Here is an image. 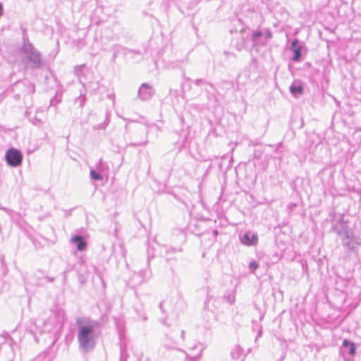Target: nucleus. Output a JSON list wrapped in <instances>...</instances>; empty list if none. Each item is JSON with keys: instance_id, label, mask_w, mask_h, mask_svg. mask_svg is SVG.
<instances>
[{"instance_id": "f257e3e1", "label": "nucleus", "mask_w": 361, "mask_h": 361, "mask_svg": "<svg viewBox=\"0 0 361 361\" xmlns=\"http://www.w3.org/2000/svg\"><path fill=\"white\" fill-rule=\"evenodd\" d=\"M79 349L83 353L92 350L100 332L101 324L89 317H78L75 321Z\"/></svg>"}, {"instance_id": "f03ea898", "label": "nucleus", "mask_w": 361, "mask_h": 361, "mask_svg": "<svg viewBox=\"0 0 361 361\" xmlns=\"http://www.w3.org/2000/svg\"><path fill=\"white\" fill-rule=\"evenodd\" d=\"M23 62L26 68L39 69L44 66L41 52L29 41L27 36L23 37V44L19 49Z\"/></svg>"}, {"instance_id": "7ed1b4c3", "label": "nucleus", "mask_w": 361, "mask_h": 361, "mask_svg": "<svg viewBox=\"0 0 361 361\" xmlns=\"http://www.w3.org/2000/svg\"><path fill=\"white\" fill-rule=\"evenodd\" d=\"M341 228L335 229L336 234L342 237L341 240L344 248L357 256L361 247L360 237L355 235L354 232L349 230L343 223L341 224Z\"/></svg>"}, {"instance_id": "20e7f679", "label": "nucleus", "mask_w": 361, "mask_h": 361, "mask_svg": "<svg viewBox=\"0 0 361 361\" xmlns=\"http://www.w3.org/2000/svg\"><path fill=\"white\" fill-rule=\"evenodd\" d=\"M64 315L63 312H52L47 321L38 319V323H43L41 332H51L61 328L63 324Z\"/></svg>"}, {"instance_id": "39448f33", "label": "nucleus", "mask_w": 361, "mask_h": 361, "mask_svg": "<svg viewBox=\"0 0 361 361\" xmlns=\"http://www.w3.org/2000/svg\"><path fill=\"white\" fill-rule=\"evenodd\" d=\"M151 276V271L149 267L141 269L138 272H135L129 279L130 284L133 286H139L143 283L148 281Z\"/></svg>"}, {"instance_id": "423d86ee", "label": "nucleus", "mask_w": 361, "mask_h": 361, "mask_svg": "<svg viewBox=\"0 0 361 361\" xmlns=\"http://www.w3.org/2000/svg\"><path fill=\"white\" fill-rule=\"evenodd\" d=\"M0 355L4 357L5 361H11L14 358V353L11 344L10 338L0 336Z\"/></svg>"}, {"instance_id": "0eeeda50", "label": "nucleus", "mask_w": 361, "mask_h": 361, "mask_svg": "<svg viewBox=\"0 0 361 361\" xmlns=\"http://www.w3.org/2000/svg\"><path fill=\"white\" fill-rule=\"evenodd\" d=\"M5 158L8 164L13 167L20 166L23 161V154L20 151L13 147L6 151Z\"/></svg>"}, {"instance_id": "6e6552de", "label": "nucleus", "mask_w": 361, "mask_h": 361, "mask_svg": "<svg viewBox=\"0 0 361 361\" xmlns=\"http://www.w3.org/2000/svg\"><path fill=\"white\" fill-rule=\"evenodd\" d=\"M155 90L149 83H142L137 91V97L142 101H147L152 99Z\"/></svg>"}, {"instance_id": "1a4fd4ad", "label": "nucleus", "mask_w": 361, "mask_h": 361, "mask_svg": "<svg viewBox=\"0 0 361 361\" xmlns=\"http://www.w3.org/2000/svg\"><path fill=\"white\" fill-rule=\"evenodd\" d=\"M355 345L354 343L349 341L347 339L343 340L341 353L345 360H348L349 357L353 356L355 354Z\"/></svg>"}, {"instance_id": "9d476101", "label": "nucleus", "mask_w": 361, "mask_h": 361, "mask_svg": "<svg viewBox=\"0 0 361 361\" xmlns=\"http://www.w3.org/2000/svg\"><path fill=\"white\" fill-rule=\"evenodd\" d=\"M257 240V235L254 232L247 231L240 237L241 243L247 246L255 245Z\"/></svg>"}, {"instance_id": "9b49d317", "label": "nucleus", "mask_w": 361, "mask_h": 361, "mask_svg": "<svg viewBox=\"0 0 361 361\" xmlns=\"http://www.w3.org/2000/svg\"><path fill=\"white\" fill-rule=\"evenodd\" d=\"M264 37V32L260 30H255L251 35L250 39L252 42V46H265L267 44V42L263 40L262 38Z\"/></svg>"}, {"instance_id": "f8f14e48", "label": "nucleus", "mask_w": 361, "mask_h": 361, "mask_svg": "<svg viewBox=\"0 0 361 361\" xmlns=\"http://www.w3.org/2000/svg\"><path fill=\"white\" fill-rule=\"evenodd\" d=\"M70 241L76 245L78 251H83L87 248V243L82 235H75L71 237Z\"/></svg>"}, {"instance_id": "ddd939ff", "label": "nucleus", "mask_w": 361, "mask_h": 361, "mask_svg": "<svg viewBox=\"0 0 361 361\" xmlns=\"http://www.w3.org/2000/svg\"><path fill=\"white\" fill-rule=\"evenodd\" d=\"M290 49L293 52L294 55L292 57V60L293 61H299L301 57V46L298 45V40L297 39H294L291 43Z\"/></svg>"}, {"instance_id": "4468645a", "label": "nucleus", "mask_w": 361, "mask_h": 361, "mask_svg": "<svg viewBox=\"0 0 361 361\" xmlns=\"http://www.w3.org/2000/svg\"><path fill=\"white\" fill-rule=\"evenodd\" d=\"M232 24L233 28L231 30V32H238L243 33L245 30L247 28L243 23V21L239 18H235L232 20Z\"/></svg>"}, {"instance_id": "2eb2a0df", "label": "nucleus", "mask_w": 361, "mask_h": 361, "mask_svg": "<svg viewBox=\"0 0 361 361\" xmlns=\"http://www.w3.org/2000/svg\"><path fill=\"white\" fill-rule=\"evenodd\" d=\"M290 92L294 97H298L302 94L303 87L300 83H293L290 87Z\"/></svg>"}, {"instance_id": "dca6fc26", "label": "nucleus", "mask_w": 361, "mask_h": 361, "mask_svg": "<svg viewBox=\"0 0 361 361\" xmlns=\"http://www.w3.org/2000/svg\"><path fill=\"white\" fill-rule=\"evenodd\" d=\"M85 68H86V64H85V63L75 66L74 67V74L79 79H80L82 77L85 76Z\"/></svg>"}, {"instance_id": "f3484780", "label": "nucleus", "mask_w": 361, "mask_h": 361, "mask_svg": "<svg viewBox=\"0 0 361 361\" xmlns=\"http://www.w3.org/2000/svg\"><path fill=\"white\" fill-rule=\"evenodd\" d=\"M243 349L240 346H235L231 351V356L233 359L238 360L242 357Z\"/></svg>"}, {"instance_id": "a211bd4d", "label": "nucleus", "mask_w": 361, "mask_h": 361, "mask_svg": "<svg viewBox=\"0 0 361 361\" xmlns=\"http://www.w3.org/2000/svg\"><path fill=\"white\" fill-rule=\"evenodd\" d=\"M32 361H51V359L47 353H42L38 355Z\"/></svg>"}, {"instance_id": "6ab92c4d", "label": "nucleus", "mask_w": 361, "mask_h": 361, "mask_svg": "<svg viewBox=\"0 0 361 361\" xmlns=\"http://www.w3.org/2000/svg\"><path fill=\"white\" fill-rule=\"evenodd\" d=\"M90 178L94 180H102L103 179L102 176L99 172L92 169L90 171Z\"/></svg>"}, {"instance_id": "aec40b11", "label": "nucleus", "mask_w": 361, "mask_h": 361, "mask_svg": "<svg viewBox=\"0 0 361 361\" xmlns=\"http://www.w3.org/2000/svg\"><path fill=\"white\" fill-rule=\"evenodd\" d=\"M106 165L103 162L102 159H99L97 164H96V169L99 172L103 171L104 169H106Z\"/></svg>"}, {"instance_id": "412c9836", "label": "nucleus", "mask_w": 361, "mask_h": 361, "mask_svg": "<svg viewBox=\"0 0 361 361\" xmlns=\"http://www.w3.org/2000/svg\"><path fill=\"white\" fill-rule=\"evenodd\" d=\"M245 44H246V39L243 37L242 40L239 42H238L236 44H235V48L240 51L242 49H243L244 48H245Z\"/></svg>"}, {"instance_id": "4be33fe9", "label": "nucleus", "mask_w": 361, "mask_h": 361, "mask_svg": "<svg viewBox=\"0 0 361 361\" xmlns=\"http://www.w3.org/2000/svg\"><path fill=\"white\" fill-rule=\"evenodd\" d=\"M259 267V264L257 262L252 261L249 264V269L251 272H255V271Z\"/></svg>"}, {"instance_id": "5701e85b", "label": "nucleus", "mask_w": 361, "mask_h": 361, "mask_svg": "<svg viewBox=\"0 0 361 361\" xmlns=\"http://www.w3.org/2000/svg\"><path fill=\"white\" fill-rule=\"evenodd\" d=\"M264 32V38L266 39H269L272 37V32L269 28H266L264 30H262Z\"/></svg>"}, {"instance_id": "b1692460", "label": "nucleus", "mask_w": 361, "mask_h": 361, "mask_svg": "<svg viewBox=\"0 0 361 361\" xmlns=\"http://www.w3.org/2000/svg\"><path fill=\"white\" fill-rule=\"evenodd\" d=\"M298 207L296 203H290L287 206V211L289 214L292 213L295 207Z\"/></svg>"}, {"instance_id": "393cba45", "label": "nucleus", "mask_w": 361, "mask_h": 361, "mask_svg": "<svg viewBox=\"0 0 361 361\" xmlns=\"http://www.w3.org/2000/svg\"><path fill=\"white\" fill-rule=\"evenodd\" d=\"M147 139H145V140H143L142 142L131 143L130 145L135 146V147L144 146V145H147Z\"/></svg>"}, {"instance_id": "a878e982", "label": "nucleus", "mask_w": 361, "mask_h": 361, "mask_svg": "<svg viewBox=\"0 0 361 361\" xmlns=\"http://www.w3.org/2000/svg\"><path fill=\"white\" fill-rule=\"evenodd\" d=\"M226 300L230 304H233L235 301V297L233 295H229L226 297Z\"/></svg>"}, {"instance_id": "bb28decb", "label": "nucleus", "mask_w": 361, "mask_h": 361, "mask_svg": "<svg viewBox=\"0 0 361 361\" xmlns=\"http://www.w3.org/2000/svg\"><path fill=\"white\" fill-rule=\"evenodd\" d=\"M195 84L197 85H200L202 83L204 82L202 79H197L194 81Z\"/></svg>"}, {"instance_id": "cd10ccee", "label": "nucleus", "mask_w": 361, "mask_h": 361, "mask_svg": "<svg viewBox=\"0 0 361 361\" xmlns=\"http://www.w3.org/2000/svg\"><path fill=\"white\" fill-rule=\"evenodd\" d=\"M4 13V8L2 4L0 3V18Z\"/></svg>"}, {"instance_id": "c85d7f7f", "label": "nucleus", "mask_w": 361, "mask_h": 361, "mask_svg": "<svg viewBox=\"0 0 361 361\" xmlns=\"http://www.w3.org/2000/svg\"><path fill=\"white\" fill-rule=\"evenodd\" d=\"M46 279L48 282H53L54 281V279L51 277H47Z\"/></svg>"}, {"instance_id": "c756f323", "label": "nucleus", "mask_w": 361, "mask_h": 361, "mask_svg": "<svg viewBox=\"0 0 361 361\" xmlns=\"http://www.w3.org/2000/svg\"><path fill=\"white\" fill-rule=\"evenodd\" d=\"M180 337H181L183 341L185 340V331H181Z\"/></svg>"}, {"instance_id": "7c9ffc66", "label": "nucleus", "mask_w": 361, "mask_h": 361, "mask_svg": "<svg viewBox=\"0 0 361 361\" xmlns=\"http://www.w3.org/2000/svg\"><path fill=\"white\" fill-rule=\"evenodd\" d=\"M102 9H103V7L99 6V7L97 8L96 11H100V10H102Z\"/></svg>"}, {"instance_id": "2f4dec72", "label": "nucleus", "mask_w": 361, "mask_h": 361, "mask_svg": "<svg viewBox=\"0 0 361 361\" xmlns=\"http://www.w3.org/2000/svg\"><path fill=\"white\" fill-rule=\"evenodd\" d=\"M92 268L96 273L97 272V269L94 266H92Z\"/></svg>"}, {"instance_id": "473e14b6", "label": "nucleus", "mask_w": 361, "mask_h": 361, "mask_svg": "<svg viewBox=\"0 0 361 361\" xmlns=\"http://www.w3.org/2000/svg\"><path fill=\"white\" fill-rule=\"evenodd\" d=\"M85 97L82 98V101L80 103V106H82L84 104Z\"/></svg>"}, {"instance_id": "72a5a7b5", "label": "nucleus", "mask_w": 361, "mask_h": 361, "mask_svg": "<svg viewBox=\"0 0 361 361\" xmlns=\"http://www.w3.org/2000/svg\"><path fill=\"white\" fill-rule=\"evenodd\" d=\"M213 232H214V234L215 235H217V233H218L217 231H216V230H214Z\"/></svg>"}, {"instance_id": "f704fd0d", "label": "nucleus", "mask_w": 361, "mask_h": 361, "mask_svg": "<svg viewBox=\"0 0 361 361\" xmlns=\"http://www.w3.org/2000/svg\"><path fill=\"white\" fill-rule=\"evenodd\" d=\"M123 348L121 347V355L123 354Z\"/></svg>"}, {"instance_id": "c9c22d12", "label": "nucleus", "mask_w": 361, "mask_h": 361, "mask_svg": "<svg viewBox=\"0 0 361 361\" xmlns=\"http://www.w3.org/2000/svg\"><path fill=\"white\" fill-rule=\"evenodd\" d=\"M159 307H160V309H161V308H162V302H160V303H159Z\"/></svg>"}, {"instance_id": "e433bc0d", "label": "nucleus", "mask_w": 361, "mask_h": 361, "mask_svg": "<svg viewBox=\"0 0 361 361\" xmlns=\"http://www.w3.org/2000/svg\"><path fill=\"white\" fill-rule=\"evenodd\" d=\"M142 319H143V320H145H145H147V317H142Z\"/></svg>"}, {"instance_id": "4c0bfd02", "label": "nucleus", "mask_w": 361, "mask_h": 361, "mask_svg": "<svg viewBox=\"0 0 361 361\" xmlns=\"http://www.w3.org/2000/svg\"><path fill=\"white\" fill-rule=\"evenodd\" d=\"M208 85H209L211 87L213 86L212 84H211V83H208Z\"/></svg>"}, {"instance_id": "58836bf2", "label": "nucleus", "mask_w": 361, "mask_h": 361, "mask_svg": "<svg viewBox=\"0 0 361 361\" xmlns=\"http://www.w3.org/2000/svg\"><path fill=\"white\" fill-rule=\"evenodd\" d=\"M1 284H2V281H1V280H0V285H1Z\"/></svg>"}]
</instances>
